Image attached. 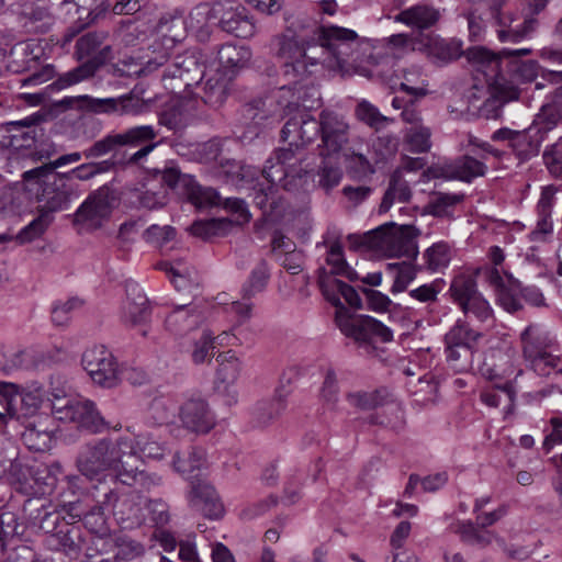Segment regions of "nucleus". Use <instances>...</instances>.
<instances>
[{"instance_id": "09e8293b", "label": "nucleus", "mask_w": 562, "mask_h": 562, "mask_svg": "<svg viewBox=\"0 0 562 562\" xmlns=\"http://www.w3.org/2000/svg\"><path fill=\"white\" fill-rule=\"evenodd\" d=\"M221 169L222 173L226 178V181L238 188L245 187L246 183H251L258 175L256 168L251 166H245L236 160L222 164Z\"/></svg>"}, {"instance_id": "de8ad7c7", "label": "nucleus", "mask_w": 562, "mask_h": 562, "mask_svg": "<svg viewBox=\"0 0 562 562\" xmlns=\"http://www.w3.org/2000/svg\"><path fill=\"white\" fill-rule=\"evenodd\" d=\"M201 99L210 106L217 108L224 103L227 97V80L215 74L206 79L202 87Z\"/></svg>"}, {"instance_id": "a19ab883", "label": "nucleus", "mask_w": 562, "mask_h": 562, "mask_svg": "<svg viewBox=\"0 0 562 562\" xmlns=\"http://www.w3.org/2000/svg\"><path fill=\"white\" fill-rule=\"evenodd\" d=\"M270 279V270L265 260H260L250 271L248 279L241 286L240 293L244 300H251L267 288Z\"/></svg>"}, {"instance_id": "3c124183", "label": "nucleus", "mask_w": 562, "mask_h": 562, "mask_svg": "<svg viewBox=\"0 0 562 562\" xmlns=\"http://www.w3.org/2000/svg\"><path fill=\"white\" fill-rule=\"evenodd\" d=\"M54 220L53 215H48L38 210V215L26 226H24L16 235H12L13 240L20 245L31 243L40 238L48 228Z\"/></svg>"}, {"instance_id": "5fc2aeb1", "label": "nucleus", "mask_w": 562, "mask_h": 562, "mask_svg": "<svg viewBox=\"0 0 562 562\" xmlns=\"http://www.w3.org/2000/svg\"><path fill=\"white\" fill-rule=\"evenodd\" d=\"M431 131L428 126L420 124L407 127L404 133V140L412 153H427L431 148Z\"/></svg>"}, {"instance_id": "e433bc0d", "label": "nucleus", "mask_w": 562, "mask_h": 562, "mask_svg": "<svg viewBox=\"0 0 562 562\" xmlns=\"http://www.w3.org/2000/svg\"><path fill=\"white\" fill-rule=\"evenodd\" d=\"M326 263L329 266L327 273L335 278V276L345 277L350 282L359 279L358 273L351 268L345 259L344 247L340 241L335 240L330 243L326 251Z\"/></svg>"}, {"instance_id": "0eeeda50", "label": "nucleus", "mask_w": 562, "mask_h": 562, "mask_svg": "<svg viewBox=\"0 0 562 562\" xmlns=\"http://www.w3.org/2000/svg\"><path fill=\"white\" fill-rule=\"evenodd\" d=\"M108 35L104 31H93L78 38L75 55L79 60H87L59 78L61 87L76 85L92 77L98 68L110 59L112 48L105 43Z\"/></svg>"}, {"instance_id": "c03bdc74", "label": "nucleus", "mask_w": 562, "mask_h": 562, "mask_svg": "<svg viewBox=\"0 0 562 562\" xmlns=\"http://www.w3.org/2000/svg\"><path fill=\"white\" fill-rule=\"evenodd\" d=\"M251 57L250 50L245 46L233 44L222 45L217 52L218 65L224 70H233L244 67Z\"/></svg>"}, {"instance_id": "4be33fe9", "label": "nucleus", "mask_w": 562, "mask_h": 562, "mask_svg": "<svg viewBox=\"0 0 562 562\" xmlns=\"http://www.w3.org/2000/svg\"><path fill=\"white\" fill-rule=\"evenodd\" d=\"M122 147H139L128 159L130 164H137L151 153L156 146L155 142L158 131L151 125H138L119 132Z\"/></svg>"}, {"instance_id": "79ce46f5", "label": "nucleus", "mask_w": 562, "mask_h": 562, "mask_svg": "<svg viewBox=\"0 0 562 562\" xmlns=\"http://www.w3.org/2000/svg\"><path fill=\"white\" fill-rule=\"evenodd\" d=\"M284 396L277 395L270 400H262L256 403L252 408V417L259 426H266L278 418L285 409Z\"/></svg>"}, {"instance_id": "bf43d9fd", "label": "nucleus", "mask_w": 562, "mask_h": 562, "mask_svg": "<svg viewBox=\"0 0 562 562\" xmlns=\"http://www.w3.org/2000/svg\"><path fill=\"white\" fill-rule=\"evenodd\" d=\"M387 270L394 276V282L391 289L393 293L405 291L417 274V269L406 261L389 263Z\"/></svg>"}, {"instance_id": "dca6fc26", "label": "nucleus", "mask_w": 562, "mask_h": 562, "mask_svg": "<svg viewBox=\"0 0 562 562\" xmlns=\"http://www.w3.org/2000/svg\"><path fill=\"white\" fill-rule=\"evenodd\" d=\"M117 202L116 192L108 186H102L89 194L80 205L76 220L91 228H99L110 218Z\"/></svg>"}, {"instance_id": "f257e3e1", "label": "nucleus", "mask_w": 562, "mask_h": 562, "mask_svg": "<svg viewBox=\"0 0 562 562\" xmlns=\"http://www.w3.org/2000/svg\"><path fill=\"white\" fill-rule=\"evenodd\" d=\"M313 40L318 46L319 66L341 70L352 64H378L369 41L350 29L338 25H313Z\"/></svg>"}, {"instance_id": "6e6d98bb", "label": "nucleus", "mask_w": 562, "mask_h": 562, "mask_svg": "<svg viewBox=\"0 0 562 562\" xmlns=\"http://www.w3.org/2000/svg\"><path fill=\"white\" fill-rule=\"evenodd\" d=\"M426 269L436 272L448 267L451 259V248L446 241H439L424 252Z\"/></svg>"}, {"instance_id": "bb28decb", "label": "nucleus", "mask_w": 562, "mask_h": 562, "mask_svg": "<svg viewBox=\"0 0 562 562\" xmlns=\"http://www.w3.org/2000/svg\"><path fill=\"white\" fill-rule=\"evenodd\" d=\"M522 355L526 360L541 361V356L550 348L552 340L550 335L539 324H530L520 334Z\"/></svg>"}, {"instance_id": "a18cd8bd", "label": "nucleus", "mask_w": 562, "mask_h": 562, "mask_svg": "<svg viewBox=\"0 0 562 562\" xmlns=\"http://www.w3.org/2000/svg\"><path fill=\"white\" fill-rule=\"evenodd\" d=\"M449 292L453 302L457 303L459 307L471 301L472 297H476L481 294L477 290L475 279L472 276L463 273L453 278Z\"/></svg>"}, {"instance_id": "9b49d317", "label": "nucleus", "mask_w": 562, "mask_h": 562, "mask_svg": "<svg viewBox=\"0 0 562 562\" xmlns=\"http://www.w3.org/2000/svg\"><path fill=\"white\" fill-rule=\"evenodd\" d=\"M83 369L93 383L105 387H115L121 381V369L112 352L104 346L88 348L81 358Z\"/></svg>"}, {"instance_id": "6ab92c4d", "label": "nucleus", "mask_w": 562, "mask_h": 562, "mask_svg": "<svg viewBox=\"0 0 562 562\" xmlns=\"http://www.w3.org/2000/svg\"><path fill=\"white\" fill-rule=\"evenodd\" d=\"M507 0H492L491 13L501 26L497 30L498 40L503 43H519L529 37L538 26V20L531 15L524 18L521 24H515L517 16L513 12H503L502 7Z\"/></svg>"}, {"instance_id": "20e7f679", "label": "nucleus", "mask_w": 562, "mask_h": 562, "mask_svg": "<svg viewBox=\"0 0 562 562\" xmlns=\"http://www.w3.org/2000/svg\"><path fill=\"white\" fill-rule=\"evenodd\" d=\"M313 40L312 27L303 34L283 33L272 40V49L285 77L300 81L319 67L318 46Z\"/></svg>"}, {"instance_id": "412c9836", "label": "nucleus", "mask_w": 562, "mask_h": 562, "mask_svg": "<svg viewBox=\"0 0 562 562\" xmlns=\"http://www.w3.org/2000/svg\"><path fill=\"white\" fill-rule=\"evenodd\" d=\"M413 45V50H420L431 63L438 66L450 64L462 55V44L456 40H445L438 36L420 34V40Z\"/></svg>"}, {"instance_id": "c756f323", "label": "nucleus", "mask_w": 562, "mask_h": 562, "mask_svg": "<svg viewBox=\"0 0 562 562\" xmlns=\"http://www.w3.org/2000/svg\"><path fill=\"white\" fill-rule=\"evenodd\" d=\"M110 481L113 486H109V492H115L120 490V484L123 486L133 487L135 492H142L144 490H153L161 486V477L154 473L146 471H119L116 475H110Z\"/></svg>"}, {"instance_id": "052dcab7", "label": "nucleus", "mask_w": 562, "mask_h": 562, "mask_svg": "<svg viewBox=\"0 0 562 562\" xmlns=\"http://www.w3.org/2000/svg\"><path fill=\"white\" fill-rule=\"evenodd\" d=\"M355 114L359 121L376 131L391 122V119L381 114L378 108L367 100H362L357 104Z\"/></svg>"}, {"instance_id": "aec40b11", "label": "nucleus", "mask_w": 562, "mask_h": 562, "mask_svg": "<svg viewBox=\"0 0 562 562\" xmlns=\"http://www.w3.org/2000/svg\"><path fill=\"white\" fill-rule=\"evenodd\" d=\"M317 282L325 299L337 308L336 316L341 311L346 314H350L342 305L341 297L353 308H360L362 306L361 297L358 292L351 285L330 277L323 267L318 269Z\"/></svg>"}, {"instance_id": "423d86ee", "label": "nucleus", "mask_w": 562, "mask_h": 562, "mask_svg": "<svg viewBox=\"0 0 562 562\" xmlns=\"http://www.w3.org/2000/svg\"><path fill=\"white\" fill-rule=\"evenodd\" d=\"M24 190L43 205L42 210L48 215L68 209L72 187L68 182V176L64 173L41 172L31 169L22 175Z\"/></svg>"}, {"instance_id": "4d7b16f0", "label": "nucleus", "mask_w": 562, "mask_h": 562, "mask_svg": "<svg viewBox=\"0 0 562 562\" xmlns=\"http://www.w3.org/2000/svg\"><path fill=\"white\" fill-rule=\"evenodd\" d=\"M446 360L456 372H467L472 368L473 347H454L446 345Z\"/></svg>"}, {"instance_id": "f8f14e48", "label": "nucleus", "mask_w": 562, "mask_h": 562, "mask_svg": "<svg viewBox=\"0 0 562 562\" xmlns=\"http://www.w3.org/2000/svg\"><path fill=\"white\" fill-rule=\"evenodd\" d=\"M54 416L92 434L101 432L106 427L94 402L83 397L68 400L63 405L57 404L54 406Z\"/></svg>"}, {"instance_id": "c85d7f7f", "label": "nucleus", "mask_w": 562, "mask_h": 562, "mask_svg": "<svg viewBox=\"0 0 562 562\" xmlns=\"http://www.w3.org/2000/svg\"><path fill=\"white\" fill-rule=\"evenodd\" d=\"M440 12L434 5L420 2L402 10L395 21L404 23L407 26L427 30L432 27L440 19Z\"/></svg>"}, {"instance_id": "f3484780", "label": "nucleus", "mask_w": 562, "mask_h": 562, "mask_svg": "<svg viewBox=\"0 0 562 562\" xmlns=\"http://www.w3.org/2000/svg\"><path fill=\"white\" fill-rule=\"evenodd\" d=\"M491 139L493 142H506L517 159L524 162L538 155L543 135L538 133L533 125L522 131L502 127L491 135Z\"/></svg>"}, {"instance_id": "7c9ffc66", "label": "nucleus", "mask_w": 562, "mask_h": 562, "mask_svg": "<svg viewBox=\"0 0 562 562\" xmlns=\"http://www.w3.org/2000/svg\"><path fill=\"white\" fill-rule=\"evenodd\" d=\"M487 170L486 165L472 156L464 155L453 162L442 167V175L447 179H457L471 182L477 177H483Z\"/></svg>"}, {"instance_id": "0e129e2a", "label": "nucleus", "mask_w": 562, "mask_h": 562, "mask_svg": "<svg viewBox=\"0 0 562 562\" xmlns=\"http://www.w3.org/2000/svg\"><path fill=\"white\" fill-rule=\"evenodd\" d=\"M490 502V496L481 497L475 502L476 524L482 527L492 526L506 514V506L504 505L496 509L486 508Z\"/></svg>"}, {"instance_id": "13d9d810", "label": "nucleus", "mask_w": 562, "mask_h": 562, "mask_svg": "<svg viewBox=\"0 0 562 562\" xmlns=\"http://www.w3.org/2000/svg\"><path fill=\"white\" fill-rule=\"evenodd\" d=\"M463 200V194L434 193L426 205L427 213L443 217L451 214V209Z\"/></svg>"}, {"instance_id": "5701e85b", "label": "nucleus", "mask_w": 562, "mask_h": 562, "mask_svg": "<svg viewBox=\"0 0 562 562\" xmlns=\"http://www.w3.org/2000/svg\"><path fill=\"white\" fill-rule=\"evenodd\" d=\"M217 26L236 37L248 38L255 34V23L244 7H233L222 3L217 15Z\"/></svg>"}, {"instance_id": "393cba45", "label": "nucleus", "mask_w": 562, "mask_h": 562, "mask_svg": "<svg viewBox=\"0 0 562 562\" xmlns=\"http://www.w3.org/2000/svg\"><path fill=\"white\" fill-rule=\"evenodd\" d=\"M204 453L202 450L192 449L183 453L181 457L176 453L173 457V469L188 480H192L191 492H209L214 490L206 481L200 479V473L193 474L194 471H200L204 465Z\"/></svg>"}, {"instance_id": "774afa93", "label": "nucleus", "mask_w": 562, "mask_h": 562, "mask_svg": "<svg viewBox=\"0 0 562 562\" xmlns=\"http://www.w3.org/2000/svg\"><path fill=\"white\" fill-rule=\"evenodd\" d=\"M480 525L467 524L461 527L462 539L479 547H486L492 542L493 533Z\"/></svg>"}, {"instance_id": "473e14b6", "label": "nucleus", "mask_w": 562, "mask_h": 562, "mask_svg": "<svg viewBox=\"0 0 562 562\" xmlns=\"http://www.w3.org/2000/svg\"><path fill=\"white\" fill-rule=\"evenodd\" d=\"M0 396L2 397L1 403L3 402L5 412L11 417L16 415V404L19 402L26 406L29 412H35L42 404L40 395L33 392L20 394L18 385L8 382H0Z\"/></svg>"}, {"instance_id": "680f3d73", "label": "nucleus", "mask_w": 562, "mask_h": 562, "mask_svg": "<svg viewBox=\"0 0 562 562\" xmlns=\"http://www.w3.org/2000/svg\"><path fill=\"white\" fill-rule=\"evenodd\" d=\"M443 285L445 282L442 279H436L430 283L422 284L416 289L409 290L407 295L412 300L429 307L438 302V295L442 291Z\"/></svg>"}, {"instance_id": "603ef678", "label": "nucleus", "mask_w": 562, "mask_h": 562, "mask_svg": "<svg viewBox=\"0 0 562 562\" xmlns=\"http://www.w3.org/2000/svg\"><path fill=\"white\" fill-rule=\"evenodd\" d=\"M480 337V333L473 330L465 322L459 319L445 335V345L474 348L473 344Z\"/></svg>"}, {"instance_id": "ddd939ff", "label": "nucleus", "mask_w": 562, "mask_h": 562, "mask_svg": "<svg viewBox=\"0 0 562 562\" xmlns=\"http://www.w3.org/2000/svg\"><path fill=\"white\" fill-rule=\"evenodd\" d=\"M221 10L222 2H202L193 7L184 20L182 15H172L170 21L162 18L159 26L171 33L172 27L184 25L186 30L195 33L200 41H206L212 32V26L217 25V15Z\"/></svg>"}, {"instance_id": "f03ea898", "label": "nucleus", "mask_w": 562, "mask_h": 562, "mask_svg": "<svg viewBox=\"0 0 562 562\" xmlns=\"http://www.w3.org/2000/svg\"><path fill=\"white\" fill-rule=\"evenodd\" d=\"M136 460V448L131 437H119L116 439L103 438L88 442L77 458V467L80 473L90 481L97 480L104 483L106 488L113 486L108 470H119L121 467L132 465Z\"/></svg>"}, {"instance_id": "7ed1b4c3", "label": "nucleus", "mask_w": 562, "mask_h": 562, "mask_svg": "<svg viewBox=\"0 0 562 562\" xmlns=\"http://www.w3.org/2000/svg\"><path fill=\"white\" fill-rule=\"evenodd\" d=\"M262 176L269 182L267 189H255V204L263 214L279 216L281 200L274 198V187L295 191L306 182L307 170L302 166V158L292 149H279L267 161Z\"/></svg>"}, {"instance_id": "72a5a7b5", "label": "nucleus", "mask_w": 562, "mask_h": 562, "mask_svg": "<svg viewBox=\"0 0 562 562\" xmlns=\"http://www.w3.org/2000/svg\"><path fill=\"white\" fill-rule=\"evenodd\" d=\"M531 52V48H503L498 55H495L483 47H476L468 52V59L482 67H486L490 72H495L496 75L499 68L501 58L516 59L530 55Z\"/></svg>"}, {"instance_id": "9d476101", "label": "nucleus", "mask_w": 562, "mask_h": 562, "mask_svg": "<svg viewBox=\"0 0 562 562\" xmlns=\"http://www.w3.org/2000/svg\"><path fill=\"white\" fill-rule=\"evenodd\" d=\"M13 59L11 67L14 71H29L30 75L21 79L22 86H40L55 76V68L49 64H43V48L40 44L29 41L20 43L12 49Z\"/></svg>"}, {"instance_id": "f704fd0d", "label": "nucleus", "mask_w": 562, "mask_h": 562, "mask_svg": "<svg viewBox=\"0 0 562 562\" xmlns=\"http://www.w3.org/2000/svg\"><path fill=\"white\" fill-rule=\"evenodd\" d=\"M218 363L215 376V387L217 391H227L233 385L240 373L241 363L233 351L220 353L216 358Z\"/></svg>"}, {"instance_id": "864d4df0", "label": "nucleus", "mask_w": 562, "mask_h": 562, "mask_svg": "<svg viewBox=\"0 0 562 562\" xmlns=\"http://www.w3.org/2000/svg\"><path fill=\"white\" fill-rule=\"evenodd\" d=\"M53 431L43 428L41 423L29 425L22 434V440L29 449L45 451L50 448Z\"/></svg>"}, {"instance_id": "338daca9", "label": "nucleus", "mask_w": 562, "mask_h": 562, "mask_svg": "<svg viewBox=\"0 0 562 562\" xmlns=\"http://www.w3.org/2000/svg\"><path fill=\"white\" fill-rule=\"evenodd\" d=\"M186 196L194 204L199 206L220 204L221 196L212 188H204L196 183L193 179L192 187L189 188Z\"/></svg>"}, {"instance_id": "1a4fd4ad", "label": "nucleus", "mask_w": 562, "mask_h": 562, "mask_svg": "<svg viewBox=\"0 0 562 562\" xmlns=\"http://www.w3.org/2000/svg\"><path fill=\"white\" fill-rule=\"evenodd\" d=\"M205 76L203 56L201 53L192 50L177 55L167 65L161 80L167 90L178 94L200 85Z\"/></svg>"}, {"instance_id": "2eb2a0df", "label": "nucleus", "mask_w": 562, "mask_h": 562, "mask_svg": "<svg viewBox=\"0 0 562 562\" xmlns=\"http://www.w3.org/2000/svg\"><path fill=\"white\" fill-rule=\"evenodd\" d=\"M350 126L345 115L330 110L321 111L319 155L330 157L339 154L349 143Z\"/></svg>"}, {"instance_id": "b1692460", "label": "nucleus", "mask_w": 562, "mask_h": 562, "mask_svg": "<svg viewBox=\"0 0 562 562\" xmlns=\"http://www.w3.org/2000/svg\"><path fill=\"white\" fill-rule=\"evenodd\" d=\"M180 418L186 428L198 434L209 432L215 425V418L203 398H191L180 411Z\"/></svg>"}, {"instance_id": "69168bd1", "label": "nucleus", "mask_w": 562, "mask_h": 562, "mask_svg": "<svg viewBox=\"0 0 562 562\" xmlns=\"http://www.w3.org/2000/svg\"><path fill=\"white\" fill-rule=\"evenodd\" d=\"M176 236V229L170 225L159 226L150 225L143 233V239L158 248H162Z\"/></svg>"}, {"instance_id": "39448f33", "label": "nucleus", "mask_w": 562, "mask_h": 562, "mask_svg": "<svg viewBox=\"0 0 562 562\" xmlns=\"http://www.w3.org/2000/svg\"><path fill=\"white\" fill-rule=\"evenodd\" d=\"M418 235L419 231L413 225L396 226L389 223L363 235H349L348 240L355 249L375 250L386 257L416 258Z\"/></svg>"}, {"instance_id": "4468645a", "label": "nucleus", "mask_w": 562, "mask_h": 562, "mask_svg": "<svg viewBox=\"0 0 562 562\" xmlns=\"http://www.w3.org/2000/svg\"><path fill=\"white\" fill-rule=\"evenodd\" d=\"M292 95L290 88L282 87L277 92L248 104L245 110L246 116L255 125L269 126L277 124L285 119L286 109H296L290 99Z\"/></svg>"}, {"instance_id": "a878e982", "label": "nucleus", "mask_w": 562, "mask_h": 562, "mask_svg": "<svg viewBox=\"0 0 562 562\" xmlns=\"http://www.w3.org/2000/svg\"><path fill=\"white\" fill-rule=\"evenodd\" d=\"M151 315L149 301L137 285L127 288V300L123 305L122 319L128 326H146Z\"/></svg>"}, {"instance_id": "37998d69", "label": "nucleus", "mask_w": 562, "mask_h": 562, "mask_svg": "<svg viewBox=\"0 0 562 562\" xmlns=\"http://www.w3.org/2000/svg\"><path fill=\"white\" fill-rule=\"evenodd\" d=\"M396 77L401 78L400 89L414 97H423L427 93L426 82L419 66L402 67L396 70Z\"/></svg>"}, {"instance_id": "cd10ccee", "label": "nucleus", "mask_w": 562, "mask_h": 562, "mask_svg": "<svg viewBox=\"0 0 562 562\" xmlns=\"http://www.w3.org/2000/svg\"><path fill=\"white\" fill-rule=\"evenodd\" d=\"M562 123V85L547 98L539 113L533 120V126L542 135L555 128Z\"/></svg>"}, {"instance_id": "58836bf2", "label": "nucleus", "mask_w": 562, "mask_h": 562, "mask_svg": "<svg viewBox=\"0 0 562 562\" xmlns=\"http://www.w3.org/2000/svg\"><path fill=\"white\" fill-rule=\"evenodd\" d=\"M189 505L207 519H220L225 513L218 494H190Z\"/></svg>"}, {"instance_id": "6e6552de", "label": "nucleus", "mask_w": 562, "mask_h": 562, "mask_svg": "<svg viewBox=\"0 0 562 562\" xmlns=\"http://www.w3.org/2000/svg\"><path fill=\"white\" fill-rule=\"evenodd\" d=\"M335 322L340 331L366 353L374 352L378 342H390L393 339L391 328L368 315L346 314L341 311L335 316Z\"/></svg>"}, {"instance_id": "e2e57ef3", "label": "nucleus", "mask_w": 562, "mask_h": 562, "mask_svg": "<svg viewBox=\"0 0 562 562\" xmlns=\"http://www.w3.org/2000/svg\"><path fill=\"white\" fill-rule=\"evenodd\" d=\"M193 177L182 173L177 167H166L161 172V181L178 194L186 195L192 187Z\"/></svg>"}, {"instance_id": "2f4dec72", "label": "nucleus", "mask_w": 562, "mask_h": 562, "mask_svg": "<svg viewBox=\"0 0 562 562\" xmlns=\"http://www.w3.org/2000/svg\"><path fill=\"white\" fill-rule=\"evenodd\" d=\"M202 321L203 315L195 305H179L168 314L165 326L169 331L182 335L198 327Z\"/></svg>"}, {"instance_id": "8fccbe9b", "label": "nucleus", "mask_w": 562, "mask_h": 562, "mask_svg": "<svg viewBox=\"0 0 562 562\" xmlns=\"http://www.w3.org/2000/svg\"><path fill=\"white\" fill-rule=\"evenodd\" d=\"M30 473L33 481L31 488L42 492H45L46 490L53 492L57 488L59 482L58 475L61 474V471L59 467L40 464L32 468Z\"/></svg>"}, {"instance_id": "a211bd4d", "label": "nucleus", "mask_w": 562, "mask_h": 562, "mask_svg": "<svg viewBox=\"0 0 562 562\" xmlns=\"http://www.w3.org/2000/svg\"><path fill=\"white\" fill-rule=\"evenodd\" d=\"M76 101L80 109L95 114L137 115L147 108L146 103L134 94L102 99L80 95Z\"/></svg>"}, {"instance_id": "4c0bfd02", "label": "nucleus", "mask_w": 562, "mask_h": 562, "mask_svg": "<svg viewBox=\"0 0 562 562\" xmlns=\"http://www.w3.org/2000/svg\"><path fill=\"white\" fill-rule=\"evenodd\" d=\"M292 104L296 108L295 110L286 109L285 117H288L285 124L281 130V139L288 142L290 147L295 154L303 159L302 153L297 151L301 140V119L303 112V104L292 100Z\"/></svg>"}, {"instance_id": "c9c22d12", "label": "nucleus", "mask_w": 562, "mask_h": 562, "mask_svg": "<svg viewBox=\"0 0 562 562\" xmlns=\"http://www.w3.org/2000/svg\"><path fill=\"white\" fill-rule=\"evenodd\" d=\"M412 198V191L403 178L402 170H395L389 181V187L383 195L382 202L379 206L380 213L387 212L395 201L406 203Z\"/></svg>"}, {"instance_id": "49530a36", "label": "nucleus", "mask_w": 562, "mask_h": 562, "mask_svg": "<svg viewBox=\"0 0 562 562\" xmlns=\"http://www.w3.org/2000/svg\"><path fill=\"white\" fill-rule=\"evenodd\" d=\"M120 148H123L121 137L119 133L112 132L85 148V158L99 159L106 155H111L110 158L117 159V151Z\"/></svg>"}, {"instance_id": "ea45409f", "label": "nucleus", "mask_w": 562, "mask_h": 562, "mask_svg": "<svg viewBox=\"0 0 562 562\" xmlns=\"http://www.w3.org/2000/svg\"><path fill=\"white\" fill-rule=\"evenodd\" d=\"M348 403L359 409L369 411L387 404L391 394L386 389H378L370 392L357 391L346 395Z\"/></svg>"}]
</instances>
